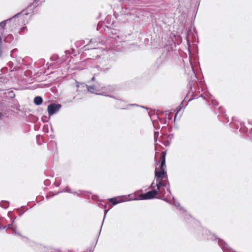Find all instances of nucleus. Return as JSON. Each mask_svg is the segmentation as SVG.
Wrapping results in <instances>:
<instances>
[{
  "label": "nucleus",
  "mask_w": 252,
  "mask_h": 252,
  "mask_svg": "<svg viewBox=\"0 0 252 252\" xmlns=\"http://www.w3.org/2000/svg\"><path fill=\"white\" fill-rule=\"evenodd\" d=\"M8 216L11 220V223L6 225H0V229H4L6 228H8L12 231L13 234L22 236L21 234L17 231V226L14 224V221L16 217L15 216H13L12 212H8Z\"/></svg>",
  "instance_id": "5"
},
{
  "label": "nucleus",
  "mask_w": 252,
  "mask_h": 252,
  "mask_svg": "<svg viewBox=\"0 0 252 252\" xmlns=\"http://www.w3.org/2000/svg\"><path fill=\"white\" fill-rule=\"evenodd\" d=\"M173 199L174 200V202H173V205H175V206H180V203L179 202H175V198L173 196Z\"/></svg>",
  "instance_id": "48"
},
{
  "label": "nucleus",
  "mask_w": 252,
  "mask_h": 252,
  "mask_svg": "<svg viewBox=\"0 0 252 252\" xmlns=\"http://www.w3.org/2000/svg\"><path fill=\"white\" fill-rule=\"evenodd\" d=\"M158 146V143L157 142H156V143L155 142V150L156 151V154H158V149H157V147Z\"/></svg>",
  "instance_id": "45"
},
{
  "label": "nucleus",
  "mask_w": 252,
  "mask_h": 252,
  "mask_svg": "<svg viewBox=\"0 0 252 252\" xmlns=\"http://www.w3.org/2000/svg\"><path fill=\"white\" fill-rule=\"evenodd\" d=\"M162 195L161 196H158L157 195V197L155 198H157V199H161V200H163V199H164V195H163V194H161Z\"/></svg>",
  "instance_id": "47"
},
{
  "label": "nucleus",
  "mask_w": 252,
  "mask_h": 252,
  "mask_svg": "<svg viewBox=\"0 0 252 252\" xmlns=\"http://www.w3.org/2000/svg\"><path fill=\"white\" fill-rule=\"evenodd\" d=\"M35 4H38L39 5V3H38V0H33V1Z\"/></svg>",
  "instance_id": "57"
},
{
  "label": "nucleus",
  "mask_w": 252,
  "mask_h": 252,
  "mask_svg": "<svg viewBox=\"0 0 252 252\" xmlns=\"http://www.w3.org/2000/svg\"><path fill=\"white\" fill-rule=\"evenodd\" d=\"M48 149L49 151L56 153H58L57 144L56 141L51 140L47 145Z\"/></svg>",
  "instance_id": "15"
},
{
  "label": "nucleus",
  "mask_w": 252,
  "mask_h": 252,
  "mask_svg": "<svg viewBox=\"0 0 252 252\" xmlns=\"http://www.w3.org/2000/svg\"><path fill=\"white\" fill-rule=\"evenodd\" d=\"M59 57L58 55H53L50 57V60L52 61L56 62V63L58 64V65H59L60 64V63L58 62Z\"/></svg>",
  "instance_id": "28"
},
{
  "label": "nucleus",
  "mask_w": 252,
  "mask_h": 252,
  "mask_svg": "<svg viewBox=\"0 0 252 252\" xmlns=\"http://www.w3.org/2000/svg\"><path fill=\"white\" fill-rule=\"evenodd\" d=\"M6 96L10 98H14L15 96V94L13 91H9L5 93Z\"/></svg>",
  "instance_id": "25"
},
{
  "label": "nucleus",
  "mask_w": 252,
  "mask_h": 252,
  "mask_svg": "<svg viewBox=\"0 0 252 252\" xmlns=\"http://www.w3.org/2000/svg\"><path fill=\"white\" fill-rule=\"evenodd\" d=\"M206 95L208 96V97L209 98V99H211V103H210L209 105L212 104L214 106H218L219 102L214 99V97L211 94H210V93H208L207 94H206Z\"/></svg>",
  "instance_id": "20"
},
{
  "label": "nucleus",
  "mask_w": 252,
  "mask_h": 252,
  "mask_svg": "<svg viewBox=\"0 0 252 252\" xmlns=\"http://www.w3.org/2000/svg\"><path fill=\"white\" fill-rule=\"evenodd\" d=\"M3 117V114L0 112V120Z\"/></svg>",
  "instance_id": "61"
},
{
  "label": "nucleus",
  "mask_w": 252,
  "mask_h": 252,
  "mask_svg": "<svg viewBox=\"0 0 252 252\" xmlns=\"http://www.w3.org/2000/svg\"><path fill=\"white\" fill-rule=\"evenodd\" d=\"M50 252H62L59 250H54L53 251H51Z\"/></svg>",
  "instance_id": "53"
},
{
  "label": "nucleus",
  "mask_w": 252,
  "mask_h": 252,
  "mask_svg": "<svg viewBox=\"0 0 252 252\" xmlns=\"http://www.w3.org/2000/svg\"><path fill=\"white\" fill-rule=\"evenodd\" d=\"M0 206L4 208L7 209L9 206V202L6 200H2L0 202Z\"/></svg>",
  "instance_id": "24"
},
{
  "label": "nucleus",
  "mask_w": 252,
  "mask_h": 252,
  "mask_svg": "<svg viewBox=\"0 0 252 252\" xmlns=\"http://www.w3.org/2000/svg\"><path fill=\"white\" fill-rule=\"evenodd\" d=\"M128 106L140 107L146 109V110H148V108L147 107H146L145 106H144L139 105L135 104V103L129 104H128Z\"/></svg>",
  "instance_id": "34"
},
{
  "label": "nucleus",
  "mask_w": 252,
  "mask_h": 252,
  "mask_svg": "<svg viewBox=\"0 0 252 252\" xmlns=\"http://www.w3.org/2000/svg\"><path fill=\"white\" fill-rule=\"evenodd\" d=\"M95 74H94V75L93 76V77L92 78L91 80V82H94L95 81Z\"/></svg>",
  "instance_id": "50"
},
{
  "label": "nucleus",
  "mask_w": 252,
  "mask_h": 252,
  "mask_svg": "<svg viewBox=\"0 0 252 252\" xmlns=\"http://www.w3.org/2000/svg\"><path fill=\"white\" fill-rule=\"evenodd\" d=\"M98 198V196H96V195H93L92 196V199H94V200H95L97 198Z\"/></svg>",
  "instance_id": "55"
},
{
  "label": "nucleus",
  "mask_w": 252,
  "mask_h": 252,
  "mask_svg": "<svg viewBox=\"0 0 252 252\" xmlns=\"http://www.w3.org/2000/svg\"><path fill=\"white\" fill-rule=\"evenodd\" d=\"M21 15V12H18L17 14L13 15L10 18H12L10 21H8L7 23L8 30L10 32H12L14 30L17 26L19 25L18 20L17 18Z\"/></svg>",
  "instance_id": "9"
},
{
  "label": "nucleus",
  "mask_w": 252,
  "mask_h": 252,
  "mask_svg": "<svg viewBox=\"0 0 252 252\" xmlns=\"http://www.w3.org/2000/svg\"><path fill=\"white\" fill-rule=\"evenodd\" d=\"M27 27L25 26V27H23L22 28H21L20 29V31H19V33L20 34H23L26 31H27Z\"/></svg>",
  "instance_id": "36"
},
{
  "label": "nucleus",
  "mask_w": 252,
  "mask_h": 252,
  "mask_svg": "<svg viewBox=\"0 0 252 252\" xmlns=\"http://www.w3.org/2000/svg\"><path fill=\"white\" fill-rule=\"evenodd\" d=\"M157 186L156 185H155V180H154L153 182L151 184V185L150 186V187H149V189H151V190L154 189H155V188Z\"/></svg>",
  "instance_id": "40"
},
{
  "label": "nucleus",
  "mask_w": 252,
  "mask_h": 252,
  "mask_svg": "<svg viewBox=\"0 0 252 252\" xmlns=\"http://www.w3.org/2000/svg\"><path fill=\"white\" fill-rule=\"evenodd\" d=\"M87 85L86 84H85V83H77V85H76V87L77 88H84L85 87H87Z\"/></svg>",
  "instance_id": "31"
},
{
  "label": "nucleus",
  "mask_w": 252,
  "mask_h": 252,
  "mask_svg": "<svg viewBox=\"0 0 252 252\" xmlns=\"http://www.w3.org/2000/svg\"><path fill=\"white\" fill-rule=\"evenodd\" d=\"M113 13L115 18L121 22L127 21V17L131 14L130 9L126 7L125 4L121 2L114 5Z\"/></svg>",
  "instance_id": "2"
},
{
  "label": "nucleus",
  "mask_w": 252,
  "mask_h": 252,
  "mask_svg": "<svg viewBox=\"0 0 252 252\" xmlns=\"http://www.w3.org/2000/svg\"><path fill=\"white\" fill-rule=\"evenodd\" d=\"M131 200H132L131 198V194H128L127 195H122L112 197L108 199V204L109 205H111L112 206H114L120 203Z\"/></svg>",
  "instance_id": "6"
},
{
  "label": "nucleus",
  "mask_w": 252,
  "mask_h": 252,
  "mask_svg": "<svg viewBox=\"0 0 252 252\" xmlns=\"http://www.w3.org/2000/svg\"><path fill=\"white\" fill-rule=\"evenodd\" d=\"M186 218L189 219V218H191V216L190 215L186 214Z\"/></svg>",
  "instance_id": "60"
},
{
  "label": "nucleus",
  "mask_w": 252,
  "mask_h": 252,
  "mask_svg": "<svg viewBox=\"0 0 252 252\" xmlns=\"http://www.w3.org/2000/svg\"><path fill=\"white\" fill-rule=\"evenodd\" d=\"M156 186L159 190V193L161 194L165 195L166 193L165 190L164 189H161V187L167 188L170 187V183L168 180L167 176H165L164 179H161V181L156 183Z\"/></svg>",
  "instance_id": "8"
},
{
  "label": "nucleus",
  "mask_w": 252,
  "mask_h": 252,
  "mask_svg": "<svg viewBox=\"0 0 252 252\" xmlns=\"http://www.w3.org/2000/svg\"><path fill=\"white\" fill-rule=\"evenodd\" d=\"M43 131L45 133H48V132L49 130H48V125H44L43 126Z\"/></svg>",
  "instance_id": "41"
},
{
  "label": "nucleus",
  "mask_w": 252,
  "mask_h": 252,
  "mask_svg": "<svg viewBox=\"0 0 252 252\" xmlns=\"http://www.w3.org/2000/svg\"><path fill=\"white\" fill-rule=\"evenodd\" d=\"M102 89L103 90L104 89L105 91H107V93H110V92H113V91L114 90L113 87H112L111 86H107V87H104V88H102ZM100 94L102 95L106 96H108V97H112V98H115V97L112 96L111 95L107 94V92H105V91H103L102 94Z\"/></svg>",
  "instance_id": "16"
},
{
  "label": "nucleus",
  "mask_w": 252,
  "mask_h": 252,
  "mask_svg": "<svg viewBox=\"0 0 252 252\" xmlns=\"http://www.w3.org/2000/svg\"><path fill=\"white\" fill-rule=\"evenodd\" d=\"M191 33H192V30H191V27H190L188 29V30L187 31V34L186 36V39H187V44H188L189 48H190V47H191V43H190V40L189 38V36Z\"/></svg>",
  "instance_id": "22"
},
{
  "label": "nucleus",
  "mask_w": 252,
  "mask_h": 252,
  "mask_svg": "<svg viewBox=\"0 0 252 252\" xmlns=\"http://www.w3.org/2000/svg\"><path fill=\"white\" fill-rule=\"evenodd\" d=\"M96 67L100 68V71H101L104 73H107L110 70V69L112 67V66L110 64L108 63V64H106L105 65H102V67H100L99 66H97Z\"/></svg>",
  "instance_id": "18"
},
{
  "label": "nucleus",
  "mask_w": 252,
  "mask_h": 252,
  "mask_svg": "<svg viewBox=\"0 0 252 252\" xmlns=\"http://www.w3.org/2000/svg\"><path fill=\"white\" fill-rule=\"evenodd\" d=\"M13 39L14 37L13 35L11 34H9L4 37L3 40L6 43H10L13 40Z\"/></svg>",
  "instance_id": "23"
},
{
  "label": "nucleus",
  "mask_w": 252,
  "mask_h": 252,
  "mask_svg": "<svg viewBox=\"0 0 252 252\" xmlns=\"http://www.w3.org/2000/svg\"><path fill=\"white\" fill-rule=\"evenodd\" d=\"M159 134V131H154V141L156 143V142H158Z\"/></svg>",
  "instance_id": "32"
},
{
  "label": "nucleus",
  "mask_w": 252,
  "mask_h": 252,
  "mask_svg": "<svg viewBox=\"0 0 252 252\" xmlns=\"http://www.w3.org/2000/svg\"><path fill=\"white\" fill-rule=\"evenodd\" d=\"M193 77H191V79L189 80L188 86L190 88V90H191L194 85V83H197V77L196 74L195 72H193Z\"/></svg>",
  "instance_id": "17"
},
{
  "label": "nucleus",
  "mask_w": 252,
  "mask_h": 252,
  "mask_svg": "<svg viewBox=\"0 0 252 252\" xmlns=\"http://www.w3.org/2000/svg\"><path fill=\"white\" fill-rule=\"evenodd\" d=\"M103 202H104V201H103V200H99V201L97 203L98 205L100 207H103L104 209V217H103V221H102V225H101L100 229L99 230V234L100 233V232H101V228H102V225L103 224L104 220H105V218L106 217L107 214L108 212V211L111 209V208H109L108 209H106V207H107V204H102Z\"/></svg>",
  "instance_id": "14"
},
{
  "label": "nucleus",
  "mask_w": 252,
  "mask_h": 252,
  "mask_svg": "<svg viewBox=\"0 0 252 252\" xmlns=\"http://www.w3.org/2000/svg\"><path fill=\"white\" fill-rule=\"evenodd\" d=\"M53 196H52V194L51 195H47L46 197L47 199H49L51 197H53Z\"/></svg>",
  "instance_id": "59"
},
{
  "label": "nucleus",
  "mask_w": 252,
  "mask_h": 252,
  "mask_svg": "<svg viewBox=\"0 0 252 252\" xmlns=\"http://www.w3.org/2000/svg\"><path fill=\"white\" fill-rule=\"evenodd\" d=\"M33 102L36 105H40L43 102V98L40 96H36L34 98Z\"/></svg>",
  "instance_id": "21"
},
{
  "label": "nucleus",
  "mask_w": 252,
  "mask_h": 252,
  "mask_svg": "<svg viewBox=\"0 0 252 252\" xmlns=\"http://www.w3.org/2000/svg\"><path fill=\"white\" fill-rule=\"evenodd\" d=\"M16 50V49H15L12 50L11 51V54H10V56H11V57H13V53L14 51H15Z\"/></svg>",
  "instance_id": "58"
},
{
  "label": "nucleus",
  "mask_w": 252,
  "mask_h": 252,
  "mask_svg": "<svg viewBox=\"0 0 252 252\" xmlns=\"http://www.w3.org/2000/svg\"><path fill=\"white\" fill-rule=\"evenodd\" d=\"M183 107H184V101H183L180 103V104L177 107V113L180 112Z\"/></svg>",
  "instance_id": "35"
},
{
  "label": "nucleus",
  "mask_w": 252,
  "mask_h": 252,
  "mask_svg": "<svg viewBox=\"0 0 252 252\" xmlns=\"http://www.w3.org/2000/svg\"><path fill=\"white\" fill-rule=\"evenodd\" d=\"M174 137L173 134H168L167 132L162 133L161 141L165 146H168L170 144V140Z\"/></svg>",
  "instance_id": "12"
},
{
  "label": "nucleus",
  "mask_w": 252,
  "mask_h": 252,
  "mask_svg": "<svg viewBox=\"0 0 252 252\" xmlns=\"http://www.w3.org/2000/svg\"><path fill=\"white\" fill-rule=\"evenodd\" d=\"M87 89L89 92L91 93H95V91H98V87L96 85H87Z\"/></svg>",
  "instance_id": "19"
},
{
  "label": "nucleus",
  "mask_w": 252,
  "mask_h": 252,
  "mask_svg": "<svg viewBox=\"0 0 252 252\" xmlns=\"http://www.w3.org/2000/svg\"><path fill=\"white\" fill-rule=\"evenodd\" d=\"M166 154L165 152H162L160 154V159L159 160H158L155 158L156 162L157 165L159 166V167L161 168V170H158L157 167L156 168L155 171V180H156V183L161 181V179H164L165 176L167 175L165 165Z\"/></svg>",
  "instance_id": "3"
},
{
  "label": "nucleus",
  "mask_w": 252,
  "mask_h": 252,
  "mask_svg": "<svg viewBox=\"0 0 252 252\" xmlns=\"http://www.w3.org/2000/svg\"><path fill=\"white\" fill-rule=\"evenodd\" d=\"M42 139V136L40 135L36 136V142L38 145H41L43 142H41L40 139Z\"/></svg>",
  "instance_id": "30"
},
{
  "label": "nucleus",
  "mask_w": 252,
  "mask_h": 252,
  "mask_svg": "<svg viewBox=\"0 0 252 252\" xmlns=\"http://www.w3.org/2000/svg\"><path fill=\"white\" fill-rule=\"evenodd\" d=\"M167 191L170 194H171V191L170 190V187L166 188Z\"/></svg>",
  "instance_id": "52"
},
{
  "label": "nucleus",
  "mask_w": 252,
  "mask_h": 252,
  "mask_svg": "<svg viewBox=\"0 0 252 252\" xmlns=\"http://www.w3.org/2000/svg\"><path fill=\"white\" fill-rule=\"evenodd\" d=\"M172 130V127L171 126H169L168 127H166L165 126H162L161 128V133L165 132H170Z\"/></svg>",
  "instance_id": "26"
},
{
  "label": "nucleus",
  "mask_w": 252,
  "mask_h": 252,
  "mask_svg": "<svg viewBox=\"0 0 252 252\" xmlns=\"http://www.w3.org/2000/svg\"><path fill=\"white\" fill-rule=\"evenodd\" d=\"M63 192V190H61V191H58L57 192H56V193H53L52 192H50V193H52V196H55V195H58L59 194H60V193H62Z\"/></svg>",
  "instance_id": "46"
},
{
  "label": "nucleus",
  "mask_w": 252,
  "mask_h": 252,
  "mask_svg": "<svg viewBox=\"0 0 252 252\" xmlns=\"http://www.w3.org/2000/svg\"><path fill=\"white\" fill-rule=\"evenodd\" d=\"M158 193H159V190L158 189H154L138 196L134 194L132 196L131 195V198L132 200H150L155 198Z\"/></svg>",
  "instance_id": "4"
},
{
  "label": "nucleus",
  "mask_w": 252,
  "mask_h": 252,
  "mask_svg": "<svg viewBox=\"0 0 252 252\" xmlns=\"http://www.w3.org/2000/svg\"><path fill=\"white\" fill-rule=\"evenodd\" d=\"M94 249H92V247L89 248V251L90 252H93Z\"/></svg>",
  "instance_id": "62"
},
{
  "label": "nucleus",
  "mask_w": 252,
  "mask_h": 252,
  "mask_svg": "<svg viewBox=\"0 0 252 252\" xmlns=\"http://www.w3.org/2000/svg\"><path fill=\"white\" fill-rule=\"evenodd\" d=\"M12 19V18H8V19L2 21L0 23V27H1L2 29H4L6 26L8 21H10Z\"/></svg>",
  "instance_id": "27"
},
{
  "label": "nucleus",
  "mask_w": 252,
  "mask_h": 252,
  "mask_svg": "<svg viewBox=\"0 0 252 252\" xmlns=\"http://www.w3.org/2000/svg\"><path fill=\"white\" fill-rule=\"evenodd\" d=\"M24 213H25V212H24V211H22V212H19V217H21V216L23 215V214H24Z\"/></svg>",
  "instance_id": "56"
},
{
  "label": "nucleus",
  "mask_w": 252,
  "mask_h": 252,
  "mask_svg": "<svg viewBox=\"0 0 252 252\" xmlns=\"http://www.w3.org/2000/svg\"><path fill=\"white\" fill-rule=\"evenodd\" d=\"M219 112H220V113L221 114V115H222V116L227 120V122H229V120L228 119V118L226 117V115L225 114V112L223 111V110L222 109V108H219Z\"/></svg>",
  "instance_id": "29"
},
{
  "label": "nucleus",
  "mask_w": 252,
  "mask_h": 252,
  "mask_svg": "<svg viewBox=\"0 0 252 252\" xmlns=\"http://www.w3.org/2000/svg\"><path fill=\"white\" fill-rule=\"evenodd\" d=\"M38 6V4H35L33 2H32L30 3L26 8L24 9L20 12H21V14L24 13V15H28L29 14L32 13L34 9Z\"/></svg>",
  "instance_id": "13"
},
{
  "label": "nucleus",
  "mask_w": 252,
  "mask_h": 252,
  "mask_svg": "<svg viewBox=\"0 0 252 252\" xmlns=\"http://www.w3.org/2000/svg\"><path fill=\"white\" fill-rule=\"evenodd\" d=\"M164 53L162 56L158 58L154 63L150 66L149 70L152 73L156 72L159 68H160L163 63Z\"/></svg>",
  "instance_id": "10"
},
{
  "label": "nucleus",
  "mask_w": 252,
  "mask_h": 252,
  "mask_svg": "<svg viewBox=\"0 0 252 252\" xmlns=\"http://www.w3.org/2000/svg\"><path fill=\"white\" fill-rule=\"evenodd\" d=\"M153 126H154V128L156 129H158L160 128V126L159 125V124L158 123L156 124V123H154Z\"/></svg>",
  "instance_id": "44"
},
{
  "label": "nucleus",
  "mask_w": 252,
  "mask_h": 252,
  "mask_svg": "<svg viewBox=\"0 0 252 252\" xmlns=\"http://www.w3.org/2000/svg\"><path fill=\"white\" fill-rule=\"evenodd\" d=\"M160 122L161 123H162L163 124H166V122H167V121L166 120V119H164V120H160Z\"/></svg>",
  "instance_id": "51"
},
{
  "label": "nucleus",
  "mask_w": 252,
  "mask_h": 252,
  "mask_svg": "<svg viewBox=\"0 0 252 252\" xmlns=\"http://www.w3.org/2000/svg\"><path fill=\"white\" fill-rule=\"evenodd\" d=\"M61 184V180L59 182H55L54 183V185L57 187H58L60 186Z\"/></svg>",
  "instance_id": "49"
},
{
  "label": "nucleus",
  "mask_w": 252,
  "mask_h": 252,
  "mask_svg": "<svg viewBox=\"0 0 252 252\" xmlns=\"http://www.w3.org/2000/svg\"><path fill=\"white\" fill-rule=\"evenodd\" d=\"M62 107L60 103L51 102L47 106V112L49 117L58 113Z\"/></svg>",
  "instance_id": "7"
},
{
  "label": "nucleus",
  "mask_w": 252,
  "mask_h": 252,
  "mask_svg": "<svg viewBox=\"0 0 252 252\" xmlns=\"http://www.w3.org/2000/svg\"><path fill=\"white\" fill-rule=\"evenodd\" d=\"M248 130V128H247V127H241L240 129H239V131L241 133H245V132H247Z\"/></svg>",
  "instance_id": "37"
},
{
  "label": "nucleus",
  "mask_w": 252,
  "mask_h": 252,
  "mask_svg": "<svg viewBox=\"0 0 252 252\" xmlns=\"http://www.w3.org/2000/svg\"><path fill=\"white\" fill-rule=\"evenodd\" d=\"M63 192H68L70 193L75 194H76L77 195H82L85 196V197L88 198H90V194L91 193L90 192L82 190H79L78 192L76 191H72L71 189L68 187H66L65 188L63 189Z\"/></svg>",
  "instance_id": "11"
},
{
  "label": "nucleus",
  "mask_w": 252,
  "mask_h": 252,
  "mask_svg": "<svg viewBox=\"0 0 252 252\" xmlns=\"http://www.w3.org/2000/svg\"><path fill=\"white\" fill-rule=\"evenodd\" d=\"M50 117H49V116H42V117H41V120H42V121L44 123H45V122H48L49 119H50Z\"/></svg>",
  "instance_id": "33"
},
{
  "label": "nucleus",
  "mask_w": 252,
  "mask_h": 252,
  "mask_svg": "<svg viewBox=\"0 0 252 252\" xmlns=\"http://www.w3.org/2000/svg\"><path fill=\"white\" fill-rule=\"evenodd\" d=\"M248 123H249V124L252 125V120H249Z\"/></svg>",
  "instance_id": "63"
},
{
  "label": "nucleus",
  "mask_w": 252,
  "mask_h": 252,
  "mask_svg": "<svg viewBox=\"0 0 252 252\" xmlns=\"http://www.w3.org/2000/svg\"><path fill=\"white\" fill-rule=\"evenodd\" d=\"M198 97H202L203 98V99H205V97L204 96V94H201Z\"/></svg>",
  "instance_id": "54"
},
{
  "label": "nucleus",
  "mask_w": 252,
  "mask_h": 252,
  "mask_svg": "<svg viewBox=\"0 0 252 252\" xmlns=\"http://www.w3.org/2000/svg\"><path fill=\"white\" fill-rule=\"evenodd\" d=\"M198 98V96L196 94H195L194 93H193L192 94V96H191V98H190V99H189L188 100V102L191 100H192V99H196V98Z\"/></svg>",
  "instance_id": "38"
},
{
  "label": "nucleus",
  "mask_w": 252,
  "mask_h": 252,
  "mask_svg": "<svg viewBox=\"0 0 252 252\" xmlns=\"http://www.w3.org/2000/svg\"><path fill=\"white\" fill-rule=\"evenodd\" d=\"M163 200H164V201H165L167 203H169L170 204H173V202L171 201L170 199H169L167 197H164V199H163Z\"/></svg>",
  "instance_id": "43"
},
{
  "label": "nucleus",
  "mask_w": 252,
  "mask_h": 252,
  "mask_svg": "<svg viewBox=\"0 0 252 252\" xmlns=\"http://www.w3.org/2000/svg\"><path fill=\"white\" fill-rule=\"evenodd\" d=\"M50 137H51V138H52V139H54V138H55V136L54 135H50Z\"/></svg>",
  "instance_id": "64"
},
{
  "label": "nucleus",
  "mask_w": 252,
  "mask_h": 252,
  "mask_svg": "<svg viewBox=\"0 0 252 252\" xmlns=\"http://www.w3.org/2000/svg\"><path fill=\"white\" fill-rule=\"evenodd\" d=\"M44 185L46 186H48L51 184V181L49 179H46L44 181Z\"/></svg>",
  "instance_id": "42"
},
{
  "label": "nucleus",
  "mask_w": 252,
  "mask_h": 252,
  "mask_svg": "<svg viewBox=\"0 0 252 252\" xmlns=\"http://www.w3.org/2000/svg\"><path fill=\"white\" fill-rule=\"evenodd\" d=\"M197 234L199 236L201 235L203 239L217 242L223 252H236L230 248L223 239L219 238L215 234L211 233L205 228L199 227L197 230Z\"/></svg>",
  "instance_id": "1"
},
{
  "label": "nucleus",
  "mask_w": 252,
  "mask_h": 252,
  "mask_svg": "<svg viewBox=\"0 0 252 252\" xmlns=\"http://www.w3.org/2000/svg\"><path fill=\"white\" fill-rule=\"evenodd\" d=\"M230 125H231V127L233 128L236 129L239 128V126H238V125H237L236 124L233 123H231Z\"/></svg>",
  "instance_id": "39"
}]
</instances>
